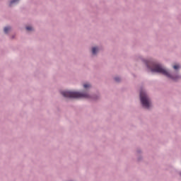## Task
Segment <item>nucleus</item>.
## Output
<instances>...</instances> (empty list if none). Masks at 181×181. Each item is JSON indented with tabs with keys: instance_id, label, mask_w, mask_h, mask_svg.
Instances as JSON below:
<instances>
[{
	"instance_id": "nucleus-8",
	"label": "nucleus",
	"mask_w": 181,
	"mask_h": 181,
	"mask_svg": "<svg viewBox=\"0 0 181 181\" xmlns=\"http://www.w3.org/2000/svg\"><path fill=\"white\" fill-rule=\"evenodd\" d=\"M173 69H175V70H177V69H180V66H179V65H174L173 66Z\"/></svg>"
},
{
	"instance_id": "nucleus-7",
	"label": "nucleus",
	"mask_w": 181,
	"mask_h": 181,
	"mask_svg": "<svg viewBox=\"0 0 181 181\" xmlns=\"http://www.w3.org/2000/svg\"><path fill=\"white\" fill-rule=\"evenodd\" d=\"M83 87L84 88H89V87H91V85H90V83H85Z\"/></svg>"
},
{
	"instance_id": "nucleus-1",
	"label": "nucleus",
	"mask_w": 181,
	"mask_h": 181,
	"mask_svg": "<svg viewBox=\"0 0 181 181\" xmlns=\"http://www.w3.org/2000/svg\"><path fill=\"white\" fill-rule=\"evenodd\" d=\"M148 68L150 69L151 71L153 73H159L160 74H163V76H166V77H169L173 80H177V78L172 76L169 71L159 64H151V66L148 65Z\"/></svg>"
},
{
	"instance_id": "nucleus-6",
	"label": "nucleus",
	"mask_w": 181,
	"mask_h": 181,
	"mask_svg": "<svg viewBox=\"0 0 181 181\" xmlns=\"http://www.w3.org/2000/svg\"><path fill=\"white\" fill-rule=\"evenodd\" d=\"M10 29H11V27L4 28V33H8V32H9Z\"/></svg>"
},
{
	"instance_id": "nucleus-3",
	"label": "nucleus",
	"mask_w": 181,
	"mask_h": 181,
	"mask_svg": "<svg viewBox=\"0 0 181 181\" xmlns=\"http://www.w3.org/2000/svg\"><path fill=\"white\" fill-rule=\"evenodd\" d=\"M140 100L144 108H151V99H149V97H148V95H146V93L144 90L140 91Z\"/></svg>"
},
{
	"instance_id": "nucleus-4",
	"label": "nucleus",
	"mask_w": 181,
	"mask_h": 181,
	"mask_svg": "<svg viewBox=\"0 0 181 181\" xmlns=\"http://www.w3.org/2000/svg\"><path fill=\"white\" fill-rule=\"evenodd\" d=\"M97 52H98V48H97V47H93L92 48V53H93V54H96Z\"/></svg>"
},
{
	"instance_id": "nucleus-10",
	"label": "nucleus",
	"mask_w": 181,
	"mask_h": 181,
	"mask_svg": "<svg viewBox=\"0 0 181 181\" xmlns=\"http://www.w3.org/2000/svg\"><path fill=\"white\" fill-rule=\"evenodd\" d=\"M115 81H119V80H121V79L119 78V77H116V78H115Z\"/></svg>"
},
{
	"instance_id": "nucleus-9",
	"label": "nucleus",
	"mask_w": 181,
	"mask_h": 181,
	"mask_svg": "<svg viewBox=\"0 0 181 181\" xmlns=\"http://www.w3.org/2000/svg\"><path fill=\"white\" fill-rule=\"evenodd\" d=\"M26 30H33V28L30 27V26H27L26 27Z\"/></svg>"
},
{
	"instance_id": "nucleus-5",
	"label": "nucleus",
	"mask_w": 181,
	"mask_h": 181,
	"mask_svg": "<svg viewBox=\"0 0 181 181\" xmlns=\"http://www.w3.org/2000/svg\"><path fill=\"white\" fill-rule=\"evenodd\" d=\"M19 2V0H12L11 2H10V6H12V5H13V4H16Z\"/></svg>"
},
{
	"instance_id": "nucleus-2",
	"label": "nucleus",
	"mask_w": 181,
	"mask_h": 181,
	"mask_svg": "<svg viewBox=\"0 0 181 181\" xmlns=\"http://www.w3.org/2000/svg\"><path fill=\"white\" fill-rule=\"evenodd\" d=\"M61 94L66 98H90L88 94L80 92L63 91Z\"/></svg>"
}]
</instances>
